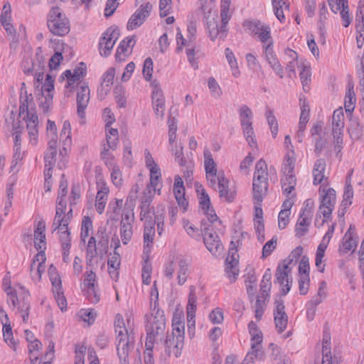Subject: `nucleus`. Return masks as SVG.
I'll return each instance as SVG.
<instances>
[{
	"instance_id": "f257e3e1",
	"label": "nucleus",
	"mask_w": 364,
	"mask_h": 364,
	"mask_svg": "<svg viewBox=\"0 0 364 364\" xmlns=\"http://www.w3.org/2000/svg\"><path fill=\"white\" fill-rule=\"evenodd\" d=\"M161 181H158L155 186H151L149 181L142 193L140 215L141 220L144 222V242L146 253L150 251V244L153 243L155 235V213L150 205L156 193L161 195Z\"/></svg>"
},
{
	"instance_id": "f03ea898",
	"label": "nucleus",
	"mask_w": 364,
	"mask_h": 364,
	"mask_svg": "<svg viewBox=\"0 0 364 364\" xmlns=\"http://www.w3.org/2000/svg\"><path fill=\"white\" fill-rule=\"evenodd\" d=\"M146 350L144 353L143 364H154L153 357V348L154 343L159 336L165 333L166 318L164 311L162 309H154V313L151 315H146Z\"/></svg>"
},
{
	"instance_id": "7ed1b4c3",
	"label": "nucleus",
	"mask_w": 364,
	"mask_h": 364,
	"mask_svg": "<svg viewBox=\"0 0 364 364\" xmlns=\"http://www.w3.org/2000/svg\"><path fill=\"white\" fill-rule=\"evenodd\" d=\"M114 331L117 341V353L121 364H129V353L135 346L134 332L130 328L129 331L125 327L124 318L120 314H117L114 321Z\"/></svg>"
},
{
	"instance_id": "20e7f679",
	"label": "nucleus",
	"mask_w": 364,
	"mask_h": 364,
	"mask_svg": "<svg viewBox=\"0 0 364 364\" xmlns=\"http://www.w3.org/2000/svg\"><path fill=\"white\" fill-rule=\"evenodd\" d=\"M109 242V235L103 227L98 228L95 237H90L86 247V262L88 265H98L99 260L108 252Z\"/></svg>"
},
{
	"instance_id": "39448f33",
	"label": "nucleus",
	"mask_w": 364,
	"mask_h": 364,
	"mask_svg": "<svg viewBox=\"0 0 364 364\" xmlns=\"http://www.w3.org/2000/svg\"><path fill=\"white\" fill-rule=\"evenodd\" d=\"M303 253V248L301 246L296 247L290 255L277 267L275 277L277 282L280 284L281 294L287 295L292 285V277L291 276L292 264H296L299 258Z\"/></svg>"
},
{
	"instance_id": "423d86ee",
	"label": "nucleus",
	"mask_w": 364,
	"mask_h": 364,
	"mask_svg": "<svg viewBox=\"0 0 364 364\" xmlns=\"http://www.w3.org/2000/svg\"><path fill=\"white\" fill-rule=\"evenodd\" d=\"M233 9L230 6L220 5V18L221 25L219 26L218 18V13L215 10H209L208 15H205L206 18L207 30L212 41L219 38L224 39L228 33L227 25L230 20Z\"/></svg>"
},
{
	"instance_id": "0eeeda50",
	"label": "nucleus",
	"mask_w": 364,
	"mask_h": 364,
	"mask_svg": "<svg viewBox=\"0 0 364 364\" xmlns=\"http://www.w3.org/2000/svg\"><path fill=\"white\" fill-rule=\"evenodd\" d=\"M46 68L43 65V69L39 70L38 67L34 71L35 77V87L36 89L41 92V96L39 97L41 105L45 112H47L53 102V90H54V78L49 74L46 75L44 80V72Z\"/></svg>"
},
{
	"instance_id": "6e6552de",
	"label": "nucleus",
	"mask_w": 364,
	"mask_h": 364,
	"mask_svg": "<svg viewBox=\"0 0 364 364\" xmlns=\"http://www.w3.org/2000/svg\"><path fill=\"white\" fill-rule=\"evenodd\" d=\"M32 104V97H29L26 93L24 96H21V105L19 107V117L26 121V127L28 133L29 144L36 146L38 143V119L36 112L29 109Z\"/></svg>"
},
{
	"instance_id": "1a4fd4ad",
	"label": "nucleus",
	"mask_w": 364,
	"mask_h": 364,
	"mask_svg": "<svg viewBox=\"0 0 364 364\" xmlns=\"http://www.w3.org/2000/svg\"><path fill=\"white\" fill-rule=\"evenodd\" d=\"M65 205L59 203V205L56 206V213L53 220V226L54 231L59 235L62 247L70 246V233L68 230V225L71 220V216L62 217Z\"/></svg>"
},
{
	"instance_id": "9d476101",
	"label": "nucleus",
	"mask_w": 364,
	"mask_h": 364,
	"mask_svg": "<svg viewBox=\"0 0 364 364\" xmlns=\"http://www.w3.org/2000/svg\"><path fill=\"white\" fill-rule=\"evenodd\" d=\"M48 27L56 36H65L70 31V22L59 7L50 9L48 18Z\"/></svg>"
},
{
	"instance_id": "9b49d317",
	"label": "nucleus",
	"mask_w": 364,
	"mask_h": 364,
	"mask_svg": "<svg viewBox=\"0 0 364 364\" xmlns=\"http://www.w3.org/2000/svg\"><path fill=\"white\" fill-rule=\"evenodd\" d=\"M245 31L252 36H256L260 43L267 45L270 42L274 44L271 35V28L269 25L259 20H247L243 23Z\"/></svg>"
},
{
	"instance_id": "f8f14e48",
	"label": "nucleus",
	"mask_w": 364,
	"mask_h": 364,
	"mask_svg": "<svg viewBox=\"0 0 364 364\" xmlns=\"http://www.w3.org/2000/svg\"><path fill=\"white\" fill-rule=\"evenodd\" d=\"M4 290L9 296V304H11L15 308L19 305L18 306V312L20 313L23 321L24 322H27L29 317L28 311L30 309V304L26 301H22L20 304L17 296V294L22 295L26 293L24 287L21 284H16L14 287H12L11 285H7L6 283L4 282Z\"/></svg>"
},
{
	"instance_id": "ddd939ff",
	"label": "nucleus",
	"mask_w": 364,
	"mask_h": 364,
	"mask_svg": "<svg viewBox=\"0 0 364 364\" xmlns=\"http://www.w3.org/2000/svg\"><path fill=\"white\" fill-rule=\"evenodd\" d=\"M90 100V90L88 83L81 82L76 90L77 114L79 123L85 124L86 122V109Z\"/></svg>"
},
{
	"instance_id": "4468645a",
	"label": "nucleus",
	"mask_w": 364,
	"mask_h": 364,
	"mask_svg": "<svg viewBox=\"0 0 364 364\" xmlns=\"http://www.w3.org/2000/svg\"><path fill=\"white\" fill-rule=\"evenodd\" d=\"M211 230V225L206 221L202 220L201 232L203 235L204 244L213 255H218L223 252V246L218 234Z\"/></svg>"
},
{
	"instance_id": "2eb2a0df",
	"label": "nucleus",
	"mask_w": 364,
	"mask_h": 364,
	"mask_svg": "<svg viewBox=\"0 0 364 364\" xmlns=\"http://www.w3.org/2000/svg\"><path fill=\"white\" fill-rule=\"evenodd\" d=\"M344 113L342 108L336 109L332 116V135L334 149L337 153L343 148V130L344 128Z\"/></svg>"
},
{
	"instance_id": "dca6fc26",
	"label": "nucleus",
	"mask_w": 364,
	"mask_h": 364,
	"mask_svg": "<svg viewBox=\"0 0 364 364\" xmlns=\"http://www.w3.org/2000/svg\"><path fill=\"white\" fill-rule=\"evenodd\" d=\"M107 144H104L101 152L102 159L106 164L113 165V156L111 151H114L119 142V132L117 129L112 128L110 126L105 127Z\"/></svg>"
},
{
	"instance_id": "f3484780",
	"label": "nucleus",
	"mask_w": 364,
	"mask_h": 364,
	"mask_svg": "<svg viewBox=\"0 0 364 364\" xmlns=\"http://www.w3.org/2000/svg\"><path fill=\"white\" fill-rule=\"evenodd\" d=\"M119 30L114 26L108 28L103 33L99 43V50L102 56L107 57L119 37Z\"/></svg>"
},
{
	"instance_id": "a211bd4d",
	"label": "nucleus",
	"mask_w": 364,
	"mask_h": 364,
	"mask_svg": "<svg viewBox=\"0 0 364 364\" xmlns=\"http://www.w3.org/2000/svg\"><path fill=\"white\" fill-rule=\"evenodd\" d=\"M320 191L323 194L321 196V200L319 205L318 213L321 214L323 218L328 219L335 208L336 203V191L332 188H322L320 187Z\"/></svg>"
},
{
	"instance_id": "6ab92c4d",
	"label": "nucleus",
	"mask_w": 364,
	"mask_h": 364,
	"mask_svg": "<svg viewBox=\"0 0 364 364\" xmlns=\"http://www.w3.org/2000/svg\"><path fill=\"white\" fill-rule=\"evenodd\" d=\"M152 87V105L156 116L163 119L165 112V98L159 82L154 80L151 82Z\"/></svg>"
},
{
	"instance_id": "aec40b11",
	"label": "nucleus",
	"mask_w": 364,
	"mask_h": 364,
	"mask_svg": "<svg viewBox=\"0 0 364 364\" xmlns=\"http://www.w3.org/2000/svg\"><path fill=\"white\" fill-rule=\"evenodd\" d=\"M86 75V66L81 63L73 70H67L61 75V78L67 80L65 88L72 92L75 87V84L79 82Z\"/></svg>"
},
{
	"instance_id": "412c9836",
	"label": "nucleus",
	"mask_w": 364,
	"mask_h": 364,
	"mask_svg": "<svg viewBox=\"0 0 364 364\" xmlns=\"http://www.w3.org/2000/svg\"><path fill=\"white\" fill-rule=\"evenodd\" d=\"M273 46L274 44H272L271 42L267 45L262 46L263 55L274 73L279 75L280 78H283V68L274 51Z\"/></svg>"
},
{
	"instance_id": "4be33fe9",
	"label": "nucleus",
	"mask_w": 364,
	"mask_h": 364,
	"mask_svg": "<svg viewBox=\"0 0 364 364\" xmlns=\"http://www.w3.org/2000/svg\"><path fill=\"white\" fill-rule=\"evenodd\" d=\"M46 254L44 252H39L33 258L31 264L30 273L31 279L35 282H39L41 279L42 274L46 269Z\"/></svg>"
},
{
	"instance_id": "5701e85b",
	"label": "nucleus",
	"mask_w": 364,
	"mask_h": 364,
	"mask_svg": "<svg viewBox=\"0 0 364 364\" xmlns=\"http://www.w3.org/2000/svg\"><path fill=\"white\" fill-rule=\"evenodd\" d=\"M275 309L274 311L275 326L279 333L287 328L288 316L285 312V306L282 299L275 301Z\"/></svg>"
},
{
	"instance_id": "b1692460",
	"label": "nucleus",
	"mask_w": 364,
	"mask_h": 364,
	"mask_svg": "<svg viewBox=\"0 0 364 364\" xmlns=\"http://www.w3.org/2000/svg\"><path fill=\"white\" fill-rule=\"evenodd\" d=\"M146 167L149 170V181L151 185L155 186L158 181H161V171L158 164L155 162L150 151L148 149L144 152Z\"/></svg>"
},
{
	"instance_id": "393cba45",
	"label": "nucleus",
	"mask_w": 364,
	"mask_h": 364,
	"mask_svg": "<svg viewBox=\"0 0 364 364\" xmlns=\"http://www.w3.org/2000/svg\"><path fill=\"white\" fill-rule=\"evenodd\" d=\"M199 204L203 214L207 217L208 220L213 223L218 220L214 209L211 207L210 197L205 190H202L199 196Z\"/></svg>"
},
{
	"instance_id": "a878e982",
	"label": "nucleus",
	"mask_w": 364,
	"mask_h": 364,
	"mask_svg": "<svg viewBox=\"0 0 364 364\" xmlns=\"http://www.w3.org/2000/svg\"><path fill=\"white\" fill-rule=\"evenodd\" d=\"M234 251L236 252L233 247L230 248L228 255L225 261V272L231 283L235 281L236 276H237L239 272L237 269L238 260L235 257Z\"/></svg>"
},
{
	"instance_id": "bb28decb",
	"label": "nucleus",
	"mask_w": 364,
	"mask_h": 364,
	"mask_svg": "<svg viewBox=\"0 0 364 364\" xmlns=\"http://www.w3.org/2000/svg\"><path fill=\"white\" fill-rule=\"evenodd\" d=\"M326 162L323 159H317L314 165L312 174L314 177L313 183L318 185L328 180L326 176Z\"/></svg>"
},
{
	"instance_id": "cd10ccee",
	"label": "nucleus",
	"mask_w": 364,
	"mask_h": 364,
	"mask_svg": "<svg viewBox=\"0 0 364 364\" xmlns=\"http://www.w3.org/2000/svg\"><path fill=\"white\" fill-rule=\"evenodd\" d=\"M136 193L132 191L127 198L125 203V213L122 216V224H130L134 222V208L135 205V200Z\"/></svg>"
},
{
	"instance_id": "c85d7f7f",
	"label": "nucleus",
	"mask_w": 364,
	"mask_h": 364,
	"mask_svg": "<svg viewBox=\"0 0 364 364\" xmlns=\"http://www.w3.org/2000/svg\"><path fill=\"white\" fill-rule=\"evenodd\" d=\"M172 328V333L171 335V336L177 338L176 347L183 348L185 326L181 317L173 316Z\"/></svg>"
},
{
	"instance_id": "c756f323",
	"label": "nucleus",
	"mask_w": 364,
	"mask_h": 364,
	"mask_svg": "<svg viewBox=\"0 0 364 364\" xmlns=\"http://www.w3.org/2000/svg\"><path fill=\"white\" fill-rule=\"evenodd\" d=\"M135 41L133 37H127L124 39L117 48L115 55L116 60L117 61L124 60L132 53Z\"/></svg>"
},
{
	"instance_id": "7c9ffc66",
	"label": "nucleus",
	"mask_w": 364,
	"mask_h": 364,
	"mask_svg": "<svg viewBox=\"0 0 364 364\" xmlns=\"http://www.w3.org/2000/svg\"><path fill=\"white\" fill-rule=\"evenodd\" d=\"M34 245L39 252H44L46 248V224L43 221L38 222L35 227Z\"/></svg>"
},
{
	"instance_id": "2f4dec72",
	"label": "nucleus",
	"mask_w": 364,
	"mask_h": 364,
	"mask_svg": "<svg viewBox=\"0 0 364 364\" xmlns=\"http://www.w3.org/2000/svg\"><path fill=\"white\" fill-rule=\"evenodd\" d=\"M60 141L63 144V149L60 150V155H67L72 144L71 127L68 121H65L60 131Z\"/></svg>"
},
{
	"instance_id": "473e14b6",
	"label": "nucleus",
	"mask_w": 364,
	"mask_h": 364,
	"mask_svg": "<svg viewBox=\"0 0 364 364\" xmlns=\"http://www.w3.org/2000/svg\"><path fill=\"white\" fill-rule=\"evenodd\" d=\"M269 350V358L272 364H291L289 358L282 352L277 345L270 343Z\"/></svg>"
},
{
	"instance_id": "72a5a7b5",
	"label": "nucleus",
	"mask_w": 364,
	"mask_h": 364,
	"mask_svg": "<svg viewBox=\"0 0 364 364\" xmlns=\"http://www.w3.org/2000/svg\"><path fill=\"white\" fill-rule=\"evenodd\" d=\"M95 200V207L97 212L102 214L105 210L109 193V188L104 183H101Z\"/></svg>"
},
{
	"instance_id": "f704fd0d",
	"label": "nucleus",
	"mask_w": 364,
	"mask_h": 364,
	"mask_svg": "<svg viewBox=\"0 0 364 364\" xmlns=\"http://www.w3.org/2000/svg\"><path fill=\"white\" fill-rule=\"evenodd\" d=\"M107 264L108 272L111 278L114 280H117L119 277L118 270L121 264V257L117 251H114L113 254L110 255Z\"/></svg>"
},
{
	"instance_id": "c9c22d12",
	"label": "nucleus",
	"mask_w": 364,
	"mask_h": 364,
	"mask_svg": "<svg viewBox=\"0 0 364 364\" xmlns=\"http://www.w3.org/2000/svg\"><path fill=\"white\" fill-rule=\"evenodd\" d=\"M228 183V179L225 177H221L219 179L218 188L221 198H223L227 202H232L235 199V192L234 191L229 190Z\"/></svg>"
},
{
	"instance_id": "e433bc0d",
	"label": "nucleus",
	"mask_w": 364,
	"mask_h": 364,
	"mask_svg": "<svg viewBox=\"0 0 364 364\" xmlns=\"http://www.w3.org/2000/svg\"><path fill=\"white\" fill-rule=\"evenodd\" d=\"M197 306V296L196 295V288L193 286L190 287L188 304L186 306L187 319L190 323L195 318Z\"/></svg>"
},
{
	"instance_id": "4c0bfd02",
	"label": "nucleus",
	"mask_w": 364,
	"mask_h": 364,
	"mask_svg": "<svg viewBox=\"0 0 364 364\" xmlns=\"http://www.w3.org/2000/svg\"><path fill=\"white\" fill-rule=\"evenodd\" d=\"M312 217L300 214L295 226V235L298 237L304 236L308 231Z\"/></svg>"
},
{
	"instance_id": "58836bf2",
	"label": "nucleus",
	"mask_w": 364,
	"mask_h": 364,
	"mask_svg": "<svg viewBox=\"0 0 364 364\" xmlns=\"http://www.w3.org/2000/svg\"><path fill=\"white\" fill-rule=\"evenodd\" d=\"M296 157L293 149H291L286 155L282 166L283 175L294 174Z\"/></svg>"
},
{
	"instance_id": "ea45409f",
	"label": "nucleus",
	"mask_w": 364,
	"mask_h": 364,
	"mask_svg": "<svg viewBox=\"0 0 364 364\" xmlns=\"http://www.w3.org/2000/svg\"><path fill=\"white\" fill-rule=\"evenodd\" d=\"M152 245L153 243L150 244V250L151 249ZM151 250L149 252L146 253L145 249L144 248L143 258L144 260V264L142 267L141 270V279L143 284L146 285L151 283V275L152 272V266L151 264L149 262V254Z\"/></svg>"
},
{
	"instance_id": "a19ab883",
	"label": "nucleus",
	"mask_w": 364,
	"mask_h": 364,
	"mask_svg": "<svg viewBox=\"0 0 364 364\" xmlns=\"http://www.w3.org/2000/svg\"><path fill=\"white\" fill-rule=\"evenodd\" d=\"M282 188L285 195L289 196L296 185L295 174L283 175L281 179Z\"/></svg>"
},
{
	"instance_id": "79ce46f5",
	"label": "nucleus",
	"mask_w": 364,
	"mask_h": 364,
	"mask_svg": "<svg viewBox=\"0 0 364 364\" xmlns=\"http://www.w3.org/2000/svg\"><path fill=\"white\" fill-rule=\"evenodd\" d=\"M245 358L251 364L254 363L255 360H264V352L262 350V344L251 343L250 350L247 353Z\"/></svg>"
},
{
	"instance_id": "37998d69",
	"label": "nucleus",
	"mask_w": 364,
	"mask_h": 364,
	"mask_svg": "<svg viewBox=\"0 0 364 364\" xmlns=\"http://www.w3.org/2000/svg\"><path fill=\"white\" fill-rule=\"evenodd\" d=\"M58 141H49L48 148L45 155L46 166L53 167L55 162Z\"/></svg>"
},
{
	"instance_id": "c03bdc74",
	"label": "nucleus",
	"mask_w": 364,
	"mask_h": 364,
	"mask_svg": "<svg viewBox=\"0 0 364 364\" xmlns=\"http://www.w3.org/2000/svg\"><path fill=\"white\" fill-rule=\"evenodd\" d=\"M353 171L348 174L346 180V186L343 193V200L341 206L346 208L347 206L352 203V198L353 197V189L351 185V173Z\"/></svg>"
},
{
	"instance_id": "a18cd8bd",
	"label": "nucleus",
	"mask_w": 364,
	"mask_h": 364,
	"mask_svg": "<svg viewBox=\"0 0 364 364\" xmlns=\"http://www.w3.org/2000/svg\"><path fill=\"white\" fill-rule=\"evenodd\" d=\"M253 198L257 203H260L268 191V183H257L253 181Z\"/></svg>"
},
{
	"instance_id": "49530a36",
	"label": "nucleus",
	"mask_w": 364,
	"mask_h": 364,
	"mask_svg": "<svg viewBox=\"0 0 364 364\" xmlns=\"http://www.w3.org/2000/svg\"><path fill=\"white\" fill-rule=\"evenodd\" d=\"M253 198L257 203H260L268 191V183H257L253 181Z\"/></svg>"
},
{
	"instance_id": "de8ad7c7",
	"label": "nucleus",
	"mask_w": 364,
	"mask_h": 364,
	"mask_svg": "<svg viewBox=\"0 0 364 364\" xmlns=\"http://www.w3.org/2000/svg\"><path fill=\"white\" fill-rule=\"evenodd\" d=\"M241 127L245 125H252L253 113L250 108L242 105L238 109Z\"/></svg>"
},
{
	"instance_id": "09e8293b",
	"label": "nucleus",
	"mask_w": 364,
	"mask_h": 364,
	"mask_svg": "<svg viewBox=\"0 0 364 364\" xmlns=\"http://www.w3.org/2000/svg\"><path fill=\"white\" fill-rule=\"evenodd\" d=\"M93 225L91 218L88 216H84L81 225L80 240L81 242L85 243V240L90 236L92 232Z\"/></svg>"
},
{
	"instance_id": "8fccbe9b",
	"label": "nucleus",
	"mask_w": 364,
	"mask_h": 364,
	"mask_svg": "<svg viewBox=\"0 0 364 364\" xmlns=\"http://www.w3.org/2000/svg\"><path fill=\"white\" fill-rule=\"evenodd\" d=\"M177 344V338L171 336V335L168 336L166 339L165 340L164 345L166 347V351L168 355L173 353L176 357H178L181 353V350L183 348L176 347Z\"/></svg>"
},
{
	"instance_id": "3c124183",
	"label": "nucleus",
	"mask_w": 364,
	"mask_h": 364,
	"mask_svg": "<svg viewBox=\"0 0 364 364\" xmlns=\"http://www.w3.org/2000/svg\"><path fill=\"white\" fill-rule=\"evenodd\" d=\"M356 102L355 94L353 90V85H349L348 91L345 96L344 106L346 112L351 113L355 109Z\"/></svg>"
},
{
	"instance_id": "603ef678",
	"label": "nucleus",
	"mask_w": 364,
	"mask_h": 364,
	"mask_svg": "<svg viewBox=\"0 0 364 364\" xmlns=\"http://www.w3.org/2000/svg\"><path fill=\"white\" fill-rule=\"evenodd\" d=\"M86 272L85 273V279L83 282V287H89L96 284V273L95 270L97 265L90 266L86 263Z\"/></svg>"
},
{
	"instance_id": "864d4df0",
	"label": "nucleus",
	"mask_w": 364,
	"mask_h": 364,
	"mask_svg": "<svg viewBox=\"0 0 364 364\" xmlns=\"http://www.w3.org/2000/svg\"><path fill=\"white\" fill-rule=\"evenodd\" d=\"M249 332L251 336V343L262 344L263 336L255 322L250 321L248 324Z\"/></svg>"
},
{
	"instance_id": "5fc2aeb1",
	"label": "nucleus",
	"mask_w": 364,
	"mask_h": 364,
	"mask_svg": "<svg viewBox=\"0 0 364 364\" xmlns=\"http://www.w3.org/2000/svg\"><path fill=\"white\" fill-rule=\"evenodd\" d=\"M225 56L230 66L232 75L235 77H238L240 75V72L237 66V62L233 52L229 48L225 49Z\"/></svg>"
},
{
	"instance_id": "6e6d98bb",
	"label": "nucleus",
	"mask_w": 364,
	"mask_h": 364,
	"mask_svg": "<svg viewBox=\"0 0 364 364\" xmlns=\"http://www.w3.org/2000/svg\"><path fill=\"white\" fill-rule=\"evenodd\" d=\"M204 166L206 174L217 173L216 164L208 149L204 150Z\"/></svg>"
},
{
	"instance_id": "4d7b16f0",
	"label": "nucleus",
	"mask_w": 364,
	"mask_h": 364,
	"mask_svg": "<svg viewBox=\"0 0 364 364\" xmlns=\"http://www.w3.org/2000/svg\"><path fill=\"white\" fill-rule=\"evenodd\" d=\"M3 336L5 342L14 350H16V343L13 336L11 323L2 326Z\"/></svg>"
},
{
	"instance_id": "13d9d810",
	"label": "nucleus",
	"mask_w": 364,
	"mask_h": 364,
	"mask_svg": "<svg viewBox=\"0 0 364 364\" xmlns=\"http://www.w3.org/2000/svg\"><path fill=\"white\" fill-rule=\"evenodd\" d=\"M23 130V124L21 123L20 121L14 122L12 124L11 132L12 135L14 137V147H21V134H22Z\"/></svg>"
},
{
	"instance_id": "bf43d9fd",
	"label": "nucleus",
	"mask_w": 364,
	"mask_h": 364,
	"mask_svg": "<svg viewBox=\"0 0 364 364\" xmlns=\"http://www.w3.org/2000/svg\"><path fill=\"white\" fill-rule=\"evenodd\" d=\"M78 316L85 323L91 325L97 317V312L92 309H82L78 312Z\"/></svg>"
},
{
	"instance_id": "052dcab7",
	"label": "nucleus",
	"mask_w": 364,
	"mask_h": 364,
	"mask_svg": "<svg viewBox=\"0 0 364 364\" xmlns=\"http://www.w3.org/2000/svg\"><path fill=\"white\" fill-rule=\"evenodd\" d=\"M153 6L151 3L146 2L140 6L138 12V26L141 25L145 20L150 16Z\"/></svg>"
},
{
	"instance_id": "680f3d73",
	"label": "nucleus",
	"mask_w": 364,
	"mask_h": 364,
	"mask_svg": "<svg viewBox=\"0 0 364 364\" xmlns=\"http://www.w3.org/2000/svg\"><path fill=\"white\" fill-rule=\"evenodd\" d=\"M357 242L356 238H353V236H352V234H350V232H346L343 237V252L346 253L350 250L354 251L357 247Z\"/></svg>"
},
{
	"instance_id": "e2e57ef3",
	"label": "nucleus",
	"mask_w": 364,
	"mask_h": 364,
	"mask_svg": "<svg viewBox=\"0 0 364 364\" xmlns=\"http://www.w3.org/2000/svg\"><path fill=\"white\" fill-rule=\"evenodd\" d=\"M173 193L178 205L186 211L188 203L185 198V188H173Z\"/></svg>"
},
{
	"instance_id": "0e129e2a",
	"label": "nucleus",
	"mask_w": 364,
	"mask_h": 364,
	"mask_svg": "<svg viewBox=\"0 0 364 364\" xmlns=\"http://www.w3.org/2000/svg\"><path fill=\"white\" fill-rule=\"evenodd\" d=\"M61 287L60 286L58 288H53V291L59 308L62 311H64L67 309V300L61 291Z\"/></svg>"
},
{
	"instance_id": "69168bd1",
	"label": "nucleus",
	"mask_w": 364,
	"mask_h": 364,
	"mask_svg": "<svg viewBox=\"0 0 364 364\" xmlns=\"http://www.w3.org/2000/svg\"><path fill=\"white\" fill-rule=\"evenodd\" d=\"M85 295L92 303H97L100 301V295L97 290V285L89 287H82Z\"/></svg>"
},
{
	"instance_id": "338daca9",
	"label": "nucleus",
	"mask_w": 364,
	"mask_h": 364,
	"mask_svg": "<svg viewBox=\"0 0 364 364\" xmlns=\"http://www.w3.org/2000/svg\"><path fill=\"white\" fill-rule=\"evenodd\" d=\"M188 270V263L186 262V260L181 259L179 261V269L177 276L178 284L182 285L186 281Z\"/></svg>"
},
{
	"instance_id": "774afa93",
	"label": "nucleus",
	"mask_w": 364,
	"mask_h": 364,
	"mask_svg": "<svg viewBox=\"0 0 364 364\" xmlns=\"http://www.w3.org/2000/svg\"><path fill=\"white\" fill-rule=\"evenodd\" d=\"M322 353V364H338V363L335 360H333L331 355V343H323Z\"/></svg>"
}]
</instances>
